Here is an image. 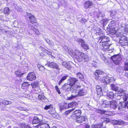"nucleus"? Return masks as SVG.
Segmentation results:
<instances>
[{
    "instance_id": "obj_1",
    "label": "nucleus",
    "mask_w": 128,
    "mask_h": 128,
    "mask_svg": "<svg viewBox=\"0 0 128 128\" xmlns=\"http://www.w3.org/2000/svg\"><path fill=\"white\" fill-rule=\"evenodd\" d=\"M76 52L70 49L68 50V52L70 55L73 56L79 62H87L89 60V58L88 55L78 50H76Z\"/></svg>"
},
{
    "instance_id": "obj_2",
    "label": "nucleus",
    "mask_w": 128,
    "mask_h": 128,
    "mask_svg": "<svg viewBox=\"0 0 128 128\" xmlns=\"http://www.w3.org/2000/svg\"><path fill=\"white\" fill-rule=\"evenodd\" d=\"M110 38L107 36L102 35L100 37L98 42H100V48L102 50H108L109 47L111 45L108 44Z\"/></svg>"
},
{
    "instance_id": "obj_3",
    "label": "nucleus",
    "mask_w": 128,
    "mask_h": 128,
    "mask_svg": "<svg viewBox=\"0 0 128 128\" xmlns=\"http://www.w3.org/2000/svg\"><path fill=\"white\" fill-rule=\"evenodd\" d=\"M124 96L125 98H123L124 102L127 100L126 96L125 95V91L122 89H120L119 90H118V92L116 93L114 95V98L117 100H120L121 98V96Z\"/></svg>"
},
{
    "instance_id": "obj_4",
    "label": "nucleus",
    "mask_w": 128,
    "mask_h": 128,
    "mask_svg": "<svg viewBox=\"0 0 128 128\" xmlns=\"http://www.w3.org/2000/svg\"><path fill=\"white\" fill-rule=\"evenodd\" d=\"M122 56L119 54L115 55L110 57V58L114 63L116 65L118 64L121 62Z\"/></svg>"
},
{
    "instance_id": "obj_5",
    "label": "nucleus",
    "mask_w": 128,
    "mask_h": 128,
    "mask_svg": "<svg viewBox=\"0 0 128 128\" xmlns=\"http://www.w3.org/2000/svg\"><path fill=\"white\" fill-rule=\"evenodd\" d=\"M99 81L108 84L112 82L115 81V80L114 78H110L108 76H106L105 77H102V78H100Z\"/></svg>"
},
{
    "instance_id": "obj_6",
    "label": "nucleus",
    "mask_w": 128,
    "mask_h": 128,
    "mask_svg": "<svg viewBox=\"0 0 128 128\" xmlns=\"http://www.w3.org/2000/svg\"><path fill=\"white\" fill-rule=\"evenodd\" d=\"M128 41L127 38L124 36H122L121 37L119 40L120 44L124 48V46H127L128 47Z\"/></svg>"
},
{
    "instance_id": "obj_7",
    "label": "nucleus",
    "mask_w": 128,
    "mask_h": 128,
    "mask_svg": "<svg viewBox=\"0 0 128 128\" xmlns=\"http://www.w3.org/2000/svg\"><path fill=\"white\" fill-rule=\"evenodd\" d=\"M26 17L29 18L30 22L32 24L36 23V20L35 17L32 14L26 12Z\"/></svg>"
},
{
    "instance_id": "obj_8",
    "label": "nucleus",
    "mask_w": 128,
    "mask_h": 128,
    "mask_svg": "<svg viewBox=\"0 0 128 128\" xmlns=\"http://www.w3.org/2000/svg\"><path fill=\"white\" fill-rule=\"evenodd\" d=\"M46 65L48 67H52L58 70H60V68L59 67L58 65L54 62L48 61L47 62Z\"/></svg>"
},
{
    "instance_id": "obj_9",
    "label": "nucleus",
    "mask_w": 128,
    "mask_h": 128,
    "mask_svg": "<svg viewBox=\"0 0 128 128\" xmlns=\"http://www.w3.org/2000/svg\"><path fill=\"white\" fill-rule=\"evenodd\" d=\"M104 74L103 72L102 71L100 70H96L94 75L95 76V78L98 81L100 80V78H102V77L99 76V75H102Z\"/></svg>"
},
{
    "instance_id": "obj_10",
    "label": "nucleus",
    "mask_w": 128,
    "mask_h": 128,
    "mask_svg": "<svg viewBox=\"0 0 128 128\" xmlns=\"http://www.w3.org/2000/svg\"><path fill=\"white\" fill-rule=\"evenodd\" d=\"M71 87L70 84L67 83H65L62 86V88L64 90L69 91L70 90Z\"/></svg>"
},
{
    "instance_id": "obj_11",
    "label": "nucleus",
    "mask_w": 128,
    "mask_h": 128,
    "mask_svg": "<svg viewBox=\"0 0 128 128\" xmlns=\"http://www.w3.org/2000/svg\"><path fill=\"white\" fill-rule=\"evenodd\" d=\"M27 78L30 80L32 81L36 78V76L34 72H32L28 74L27 77Z\"/></svg>"
},
{
    "instance_id": "obj_12",
    "label": "nucleus",
    "mask_w": 128,
    "mask_h": 128,
    "mask_svg": "<svg viewBox=\"0 0 128 128\" xmlns=\"http://www.w3.org/2000/svg\"><path fill=\"white\" fill-rule=\"evenodd\" d=\"M93 4V3L92 1H88L85 2L84 5V8L86 9H87L92 7Z\"/></svg>"
},
{
    "instance_id": "obj_13",
    "label": "nucleus",
    "mask_w": 128,
    "mask_h": 128,
    "mask_svg": "<svg viewBox=\"0 0 128 128\" xmlns=\"http://www.w3.org/2000/svg\"><path fill=\"white\" fill-rule=\"evenodd\" d=\"M38 98L39 100H42V102L45 103H48L46 102H48L47 99L42 94H39L38 96Z\"/></svg>"
},
{
    "instance_id": "obj_14",
    "label": "nucleus",
    "mask_w": 128,
    "mask_h": 128,
    "mask_svg": "<svg viewBox=\"0 0 128 128\" xmlns=\"http://www.w3.org/2000/svg\"><path fill=\"white\" fill-rule=\"evenodd\" d=\"M76 92L72 91L71 96L70 97H68L67 99L68 100H72L73 98L78 96V92Z\"/></svg>"
},
{
    "instance_id": "obj_15",
    "label": "nucleus",
    "mask_w": 128,
    "mask_h": 128,
    "mask_svg": "<svg viewBox=\"0 0 128 128\" xmlns=\"http://www.w3.org/2000/svg\"><path fill=\"white\" fill-rule=\"evenodd\" d=\"M62 65L68 70H70L71 68V66L70 64L66 62H62Z\"/></svg>"
},
{
    "instance_id": "obj_16",
    "label": "nucleus",
    "mask_w": 128,
    "mask_h": 128,
    "mask_svg": "<svg viewBox=\"0 0 128 128\" xmlns=\"http://www.w3.org/2000/svg\"><path fill=\"white\" fill-rule=\"evenodd\" d=\"M81 114V111L80 110H76L74 112V114H72L73 116L76 117L78 118L80 116Z\"/></svg>"
},
{
    "instance_id": "obj_17",
    "label": "nucleus",
    "mask_w": 128,
    "mask_h": 128,
    "mask_svg": "<svg viewBox=\"0 0 128 128\" xmlns=\"http://www.w3.org/2000/svg\"><path fill=\"white\" fill-rule=\"evenodd\" d=\"M85 120V118L84 116H80L77 118L76 122L78 123H81Z\"/></svg>"
},
{
    "instance_id": "obj_18",
    "label": "nucleus",
    "mask_w": 128,
    "mask_h": 128,
    "mask_svg": "<svg viewBox=\"0 0 128 128\" xmlns=\"http://www.w3.org/2000/svg\"><path fill=\"white\" fill-rule=\"evenodd\" d=\"M72 104H62L60 106V110H62L64 109L68 108H69Z\"/></svg>"
},
{
    "instance_id": "obj_19",
    "label": "nucleus",
    "mask_w": 128,
    "mask_h": 128,
    "mask_svg": "<svg viewBox=\"0 0 128 128\" xmlns=\"http://www.w3.org/2000/svg\"><path fill=\"white\" fill-rule=\"evenodd\" d=\"M113 123L114 124L118 125L122 124H124V121L122 120H114L113 121Z\"/></svg>"
},
{
    "instance_id": "obj_20",
    "label": "nucleus",
    "mask_w": 128,
    "mask_h": 128,
    "mask_svg": "<svg viewBox=\"0 0 128 128\" xmlns=\"http://www.w3.org/2000/svg\"><path fill=\"white\" fill-rule=\"evenodd\" d=\"M78 80H77L76 78H72L70 79V81L69 84H70L71 86L72 87L74 85L76 82Z\"/></svg>"
},
{
    "instance_id": "obj_21",
    "label": "nucleus",
    "mask_w": 128,
    "mask_h": 128,
    "mask_svg": "<svg viewBox=\"0 0 128 128\" xmlns=\"http://www.w3.org/2000/svg\"><path fill=\"white\" fill-rule=\"evenodd\" d=\"M40 126V128H50L49 125L46 124L42 123V122H40L39 124Z\"/></svg>"
},
{
    "instance_id": "obj_22",
    "label": "nucleus",
    "mask_w": 128,
    "mask_h": 128,
    "mask_svg": "<svg viewBox=\"0 0 128 128\" xmlns=\"http://www.w3.org/2000/svg\"><path fill=\"white\" fill-rule=\"evenodd\" d=\"M40 121V119L37 117H35L32 121V124H37Z\"/></svg>"
},
{
    "instance_id": "obj_23",
    "label": "nucleus",
    "mask_w": 128,
    "mask_h": 128,
    "mask_svg": "<svg viewBox=\"0 0 128 128\" xmlns=\"http://www.w3.org/2000/svg\"><path fill=\"white\" fill-rule=\"evenodd\" d=\"M116 24V22L114 20H112L108 26L111 28H114V26Z\"/></svg>"
},
{
    "instance_id": "obj_24",
    "label": "nucleus",
    "mask_w": 128,
    "mask_h": 128,
    "mask_svg": "<svg viewBox=\"0 0 128 128\" xmlns=\"http://www.w3.org/2000/svg\"><path fill=\"white\" fill-rule=\"evenodd\" d=\"M110 86L111 89L115 91H117L118 92V90H120V89H119L118 87L114 84H111L110 85Z\"/></svg>"
},
{
    "instance_id": "obj_25",
    "label": "nucleus",
    "mask_w": 128,
    "mask_h": 128,
    "mask_svg": "<svg viewBox=\"0 0 128 128\" xmlns=\"http://www.w3.org/2000/svg\"><path fill=\"white\" fill-rule=\"evenodd\" d=\"M107 96L110 99H112L114 97V93L112 92H109L107 94Z\"/></svg>"
},
{
    "instance_id": "obj_26",
    "label": "nucleus",
    "mask_w": 128,
    "mask_h": 128,
    "mask_svg": "<svg viewBox=\"0 0 128 128\" xmlns=\"http://www.w3.org/2000/svg\"><path fill=\"white\" fill-rule=\"evenodd\" d=\"M11 11V10L8 7H6L4 9V12L5 14H9Z\"/></svg>"
},
{
    "instance_id": "obj_27",
    "label": "nucleus",
    "mask_w": 128,
    "mask_h": 128,
    "mask_svg": "<svg viewBox=\"0 0 128 128\" xmlns=\"http://www.w3.org/2000/svg\"><path fill=\"white\" fill-rule=\"evenodd\" d=\"M77 77L80 78V80L83 81L84 80V78L83 76L81 73L79 72L77 74Z\"/></svg>"
},
{
    "instance_id": "obj_28",
    "label": "nucleus",
    "mask_w": 128,
    "mask_h": 128,
    "mask_svg": "<svg viewBox=\"0 0 128 128\" xmlns=\"http://www.w3.org/2000/svg\"><path fill=\"white\" fill-rule=\"evenodd\" d=\"M30 85V84H28V82H24L22 84L21 88L23 89H24L26 87H28Z\"/></svg>"
},
{
    "instance_id": "obj_29",
    "label": "nucleus",
    "mask_w": 128,
    "mask_h": 128,
    "mask_svg": "<svg viewBox=\"0 0 128 128\" xmlns=\"http://www.w3.org/2000/svg\"><path fill=\"white\" fill-rule=\"evenodd\" d=\"M96 88L98 94H99L100 93L102 92V89L101 87L99 85L96 86Z\"/></svg>"
},
{
    "instance_id": "obj_30",
    "label": "nucleus",
    "mask_w": 128,
    "mask_h": 128,
    "mask_svg": "<svg viewBox=\"0 0 128 128\" xmlns=\"http://www.w3.org/2000/svg\"><path fill=\"white\" fill-rule=\"evenodd\" d=\"M68 77V76H63L58 82V84L60 85L61 83L64 80H65Z\"/></svg>"
},
{
    "instance_id": "obj_31",
    "label": "nucleus",
    "mask_w": 128,
    "mask_h": 128,
    "mask_svg": "<svg viewBox=\"0 0 128 128\" xmlns=\"http://www.w3.org/2000/svg\"><path fill=\"white\" fill-rule=\"evenodd\" d=\"M82 48L84 49L87 50H88L89 49V47L88 45V44H85V42L83 44H82L81 46Z\"/></svg>"
},
{
    "instance_id": "obj_32",
    "label": "nucleus",
    "mask_w": 128,
    "mask_h": 128,
    "mask_svg": "<svg viewBox=\"0 0 128 128\" xmlns=\"http://www.w3.org/2000/svg\"><path fill=\"white\" fill-rule=\"evenodd\" d=\"M104 16V14H103L102 13L100 12L96 14L97 18L99 19H100V18H102Z\"/></svg>"
},
{
    "instance_id": "obj_33",
    "label": "nucleus",
    "mask_w": 128,
    "mask_h": 128,
    "mask_svg": "<svg viewBox=\"0 0 128 128\" xmlns=\"http://www.w3.org/2000/svg\"><path fill=\"white\" fill-rule=\"evenodd\" d=\"M45 40L46 42L50 44V46H52L54 44V43L53 42H52V41L46 38L45 39Z\"/></svg>"
},
{
    "instance_id": "obj_34",
    "label": "nucleus",
    "mask_w": 128,
    "mask_h": 128,
    "mask_svg": "<svg viewBox=\"0 0 128 128\" xmlns=\"http://www.w3.org/2000/svg\"><path fill=\"white\" fill-rule=\"evenodd\" d=\"M80 86L79 85H76L74 86L72 89V91L76 92V90H77L78 88H80Z\"/></svg>"
},
{
    "instance_id": "obj_35",
    "label": "nucleus",
    "mask_w": 128,
    "mask_h": 128,
    "mask_svg": "<svg viewBox=\"0 0 128 128\" xmlns=\"http://www.w3.org/2000/svg\"><path fill=\"white\" fill-rule=\"evenodd\" d=\"M77 41L80 43H81V46L82 45V44H83L84 42H85L84 40L82 39L78 38L76 40Z\"/></svg>"
},
{
    "instance_id": "obj_36",
    "label": "nucleus",
    "mask_w": 128,
    "mask_h": 128,
    "mask_svg": "<svg viewBox=\"0 0 128 128\" xmlns=\"http://www.w3.org/2000/svg\"><path fill=\"white\" fill-rule=\"evenodd\" d=\"M30 26L31 27L32 30H33L35 32V33L36 34H38L39 33V32L37 29H36V28H35L34 27L32 26H29V27L30 28Z\"/></svg>"
},
{
    "instance_id": "obj_37",
    "label": "nucleus",
    "mask_w": 128,
    "mask_h": 128,
    "mask_svg": "<svg viewBox=\"0 0 128 128\" xmlns=\"http://www.w3.org/2000/svg\"><path fill=\"white\" fill-rule=\"evenodd\" d=\"M39 83L38 82L34 83L31 84V86L33 88H36L38 86Z\"/></svg>"
},
{
    "instance_id": "obj_38",
    "label": "nucleus",
    "mask_w": 128,
    "mask_h": 128,
    "mask_svg": "<svg viewBox=\"0 0 128 128\" xmlns=\"http://www.w3.org/2000/svg\"><path fill=\"white\" fill-rule=\"evenodd\" d=\"M96 34L97 35H100L101 34H103L102 33V30L100 28H98V30H96Z\"/></svg>"
},
{
    "instance_id": "obj_39",
    "label": "nucleus",
    "mask_w": 128,
    "mask_h": 128,
    "mask_svg": "<svg viewBox=\"0 0 128 128\" xmlns=\"http://www.w3.org/2000/svg\"><path fill=\"white\" fill-rule=\"evenodd\" d=\"M78 96H83L84 94V90H80L78 93Z\"/></svg>"
},
{
    "instance_id": "obj_40",
    "label": "nucleus",
    "mask_w": 128,
    "mask_h": 128,
    "mask_svg": "<svg viewBox=\"0 0 128 128\" xmlns=\"http://www.w3.org/2000/svg\"><path fill=\"white\" fill-rule=\"evenodd\" d=\"M108 21L109 20L107 18L102 19V21L103 22V25L105 26L108 22Z\"/></svg>"
},
{
    "instance_id": "obj_41",
    "label": "nucleus",
    "mask_w": 128,
    "mask_h": 128,
    "mask_svg": "<svg viewBox=\"0 0 128 128\" xmlns=\"http://www.w3.org/2000/svg\"><path fill=\"white\" fill-rule=\"evenodd\" d=\"M52 104H50L49 106H46L44 107V109L45 110H47L48 109H52Z\"/></svg>"
},
{
    "instance_id": "obj_42",
    "label": "nucleus",
    "mask_w": 128,
    "mask_h": 128,
    "mask_svg": "<svg viewBox=\"0 0 128 128\" xmlns=\"http://www.w3.org/2000/svg\"><path fill=\"white\" fill-rule=\"evenodd\" d=\"M96 112L101 114L105 113L106 111L104 110H96Z\"/></svg>"
},
{
    "instance_id": "obj_43",
    "label": "nucleus",
    "mask_w": 128,
    "mask_h": 128,
    "mask_svg": "<svg viewBox=\"0 0 128 128\" xmlns=\"http://www.w3.org/2000/svg\"><path fill=\"white\" fill-rule=\"evenodd\" d=\"M78 20H79V19L81 20L80 22L82 24H84L86 22V20L84 18H79L78 19Z\"/></svg>"
},
{
    "instance_id": "obj_44",
    "label": "nucleus",
    "mask_w": 128,
    "mask_h": 128,
    "mask_svg": "<svg viewBox=\"0 0 128 128\" xmlns=\"http://www.w3.org/2000/svg\"><path fill=\"white\" fill-rule=\"evenodd\" d=\"M124 70H128V63L126 62L124 64Z\"/></svg>"
},
{
    "instance_id": "obj_45",
    "label": "nucleus",
    "mask_w": 128,
    "mask_h": 128,
    "mask_svg": "<svg viewBox=\"0 0 128 128\" xmlns=\"http://www.w3.org/2000/svg\"><path fill=\"white\" fill-rule=\"evenodd\" d=\"M15 74L18 77H20L23 74L20 72L18 71H16L15 72Z\"/></svg>"
},
{
    "instance_id": "obj_46",
    "label": "nucleus",
    "mask_w": 128,
    "mask_h": 128,
    "mask_svg": "<svg viewBox=\"0 0 128 128\" xmlns=\"http://www.w3.org/2000/svg\"><path fill=\"white\" fill-rule=\"evenodd\" d=\"M102 101V104H109V101H107L104 99H103Z\"/></svg>"
},
{
    "instance_id": "obj_47",
    "label": "nucleus",
    "mask_w": 128,
    "mask_h": 128,
    "mask_svg": "<svg viewBox=\"0 0 128 128\" xmlns=\"http://www.w3.org/2000/svg\"><path fill=\"white\" fill-rule=\"evenodd\" d=\"M10 102L9 101H8L6 100H4L2 102V104H9L10 103Z\"/></svg>"
},
{
    "instance_id": "obj_48",
    "label": "nucleus",
    "mask_w": 128,
    "mask_h": 128,
    "mask_svg": "<svg viewBox=\"0 0 128 128\" xmlns=\"http://www.w3.org/2000/svg\"><path fill=\"white\" fill-rule=\"evenodd\" d=\"M92 64L93 66L94 67L96 68L98 66L97 65V62H95L94 61L92 62Z\"/></svg>"
},
{
    "instance_id": "obj_49",
    "label": "nucleus",
    "mask_w": 128,
    "mask_h": 128,
    "mask_svg": "<svg viewBox=\"0 0 128 128\" xmlns=\"http://www.w3.org/2000/svg\"><path fill=\"white\" fill-rule=\"evenodd\" d=\"M109 104L110 103V104H116L117 103L116 101L114 100H112L110 101H109Z\"/></svg>"
},
{
    "instance_id": "obj_50",
    "label": "nucleus",
    "mask_w": 128,
    "mask_h": 128,
    "mask_svg": "<svg viewBox=\"0 0 128 128\" xmlns=\"http://www.w3.org/2000/svg\"><path fill=\"white\" fill-rule=\"evenodd\" d=\"M74 110V108H72V109H70V110H68L66 112H65V114H67V115L70 112H71V111H73Z\"/></svg>"
},
{
    "instance_id": "obj_51",
    "label": "nucleus",
    "mask_w": 128,
    "mask_h": 128,
    "mask_svg": "<svg viewBox=\"0 0 128 128\" xmlns=\"http://www.w3.org/2000/svg\"><path fill=\"white\" fill-rule=\"evenodd\" d=\"M55 89L59 94H60V90L57 86H55Z\"/></svg>"
},
{
    "instance_id": "obj_52",
    "label": "nucleus",
    "mask_w": 128,
    "mask_h": 128,
    "mask_svg": "<svg viewBox=\"0 0 128 128\" xmlns=\"http://www.w3.org/2000/svg\"><path fill=\"white\" fill-rule=\"evenodd\" d=\"M37 67L38 68L39 70H42V68H43V67L41 66L39 64L37 65Z\"/></svg>"
},
{
    "instance_id": "obj_53",
    "label": "nucleus",
    "mask_w": 128,
    "mask_h": 128,
    "mask_svg": "<svg viewBox=\"0 0 128 128\" xmlns=\"http://www.w3.org/2000/svg\"><path fill=\"white\" fill-rule=\"evenodd\" d=\"M110 47H109L108 48V50H103L104 51H108V52H112L113 51V50H111L110 49Z\"/></svg>"
},
{
    "instance_id": "obj_54",
    "label": "nucleus",
    "mask_w": 128,
    "mask_h": 128,
    "mask_svg": "<svg viewBox=\"0 0 128 128\" xmlns=\"http://www.w3.org/2000/svg\"><path fill=\"white\" fill-rule=\"evenodd\" d=\"M125 31L128 32V25H126L125 28Z\"/></svg>"
},
{
    "instance_id": "obj_55",
    "label": "nucleus",
    "mask_w": 128,
    "mask_h": 128,
    "mask_svg": "<svg viewBox=\"0 0 128 128\" xmlns=\"http://www.w3.org/2000/svg\"><path fill=\"white\" fill-rule=\"evenodd\" d=\"M45 52H46L47 54L49 55H51V52L48 51V50H45Z\"/></svg>"
},
{
    "instance_id": "obj_56",
    "label": "nucleus",
    "mask_w": 128,
    "mask_h": 128,
    "mask_svg": "<svg viewBox=\"0 0 128 128\" xmlns=\"http://www.w3.org/2000/svg\"><path fill=\"white\" fill-rule=\"evenodd\" d=\"M116 12H112L110 14V15L112 16H114L116 14Z\"/></svg>"
},
{
    "instance_id": "obj_57",
    "label": "nucleus",
    "mask_w": 128,
    "mask_h": 128,
    "mask_svg": "<svg viewBox=\"0 0 128 128\" xmlns=\"http://www.w3.org/2000/svg\"><path fill=\"white\" fill-rule=\"evenodd\" d=\"M24 128H32L28 125H26L24 126Z\"/></svg>"
},
{
    "instance_id": "obj_58",
    "label": "nucleus",
    "mask_w": 128,
    "mask_h": 128,
    "mask_svg": "<svg viewBox=\"0 0 128 128\" xmlns=\"http://www.w3.org/2000/svg\"><path fill=\"white\" fill-rule=\"evenodd\" d=\"M90 126L88 124H86L84 128H90Z\"/></svg>"
},
{
    "instance_id": "obj_59",
    "label": "nucleus",
    "mask_w": 128,
    "mask_h": 128,
    "mask_svg": "<svg viewBox=\"0 0 128 128\" xmlns=\"http://www.w3.org/2000/svg\"><path fill=\"white\" fill-rule=\"evenodd\" d=\"M124 75L128 77V72H126Z\"/></svg>"
},
{
    "instance_id": "obj_60",
    "label": "nucleus",
    "mask_w": 128,
    "mask_h": 128,
    "mask_svg": "<svg viewBox=\"0 0 128 128\" xmlns=\"http://www.w3.org/2000/svg\"><path fill=\"white\" fill-rule=\"evenodd\" d=\"M103 105H104V107L105 108L108 107L109 106L108 104H102Z\"/></svg>"
},
{
    "instance_id": "obj_61",
    "label": "nucleus",
    "mask_w": 128,
    "mask_h": 128,
    "mask_svg": "<svg viewBox=\"0 0 128 128\" xmlns=\"http://www.w3.org/2000/svg\"><path fill=\"white\" fill-rule=\"evenodd\" d=\"M124 106L125 108L126 107L128 108V104H124Z\"/></svg>"
},
{
    "instance_id": "obj_62",
    "label": "nucleus",
    "mask_w": 128,
    "mask_h": 128,
    "mask_svg": "<svg viewBox=\"0 0 128 128\" xmlns=\"http://www.w3.org/2000/svg\"><path fill=\"white\" fill-rule=\"evenodd\" d=\"M104 118V120H107V121L108 122H109V119H107Z\"/></svg>"
},
{
    "instance_id": "obj_63",
    "label": "nucleus",
    "mask_w": 128,
    "mask_h": 128,
    "mask_svg": "<svg viewBox=\"0 0 128 128\" xmlns=\"http://www.w3.org/2000/svg\"><path fill=\"white\" fill-rule=\"evenodd\" d=\"M18 11H19L20 12H22V10L21 8H20L19 9H18Z\"/></svg>"
},
{
    "instance_id": "obj_64",
    "label": "nucleus",
    "mask_w": 128,
    "mask_h": 128,
    "mask_svg": "<svg viewBox=\"0 0 128 128\" xmlns=\"http://www.w3.org/2000/svg\"><path fill=\"white\" fill-rule=\"evenodd\" d=\"M111 114H112L111 113H108V114H107V115H108L109 116H111Z\"/></svg>"
}]
</instances>
